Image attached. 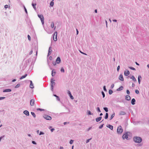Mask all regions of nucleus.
Here are the masks:
<instances>
[{"label": "nucleus", "instance_id": "nucleus-1", "mask_svg": "<svg viewBox=\"0 0 149 149\" xmlns=\"http://www.w3.org/2000/svg\"><path fill=\"white\" fill-rule=\"evenodd\" d=\"M133 140L135 143H140L142 141V139L141 137L136 136L133 137Z\"/></svg>", "mask_w": 149, "mask_h": 149}, {"label": "nucleus", "instance_id": "nucleus-2", "mask_svg": "<svg viewBox=\"0 0 149 149\" xmlns=\"http://www.w3.org/2000/svg\"><path fill=\"white\" fill-rule=\"evenodd\" d=\"M54 79L52 78L51 79V90L52 91H53L54 88V85L56 83L54 82Z\"/></svg>", "mask_w": 149, "mask_h": 149}, {"label": "nucleus", "instance_id": "nucleus-3", "mask_svg": "<svg viewBox=\"0 0 149 149\" xmlns=\"http://www.w3.org/2000/svg\"><path fill=\"white\" fill-rule=\"evenodd\" d=\"M117 132L118 134H121L123 132V129L121 126L118 127L117 128Z\"/></svg>", "mask_w": 149, "mask_h": 149}, {"label": "nucleus", "instance_id": "nucleus-4", "mask_svg": "<svg viewBox=\"0 0 149 149\" xmlns=\"http://www.w3.org/2000/svg\"><path fill=\"white\" fill-rule=\"evenodd\" d=\"M53 36V40L55 41H56L57 40V31H55L54 34L52 35Z\"/></svg>", "mask_w": 149, "mask_h": 149}, {"label": "nucleus", "instance_id": "nucleus-5", "mask_svg": "<svg viewBox=\"0 0 149 149\" xmlns=\"http://www.w3.org/2000/svg\"><path fill=\"white\" fill-rule=\"evenodd\" d=\"M34 49L36 52V56L37 55L38 53V46L37 44H34L32 48V49Z\"/></svg>", "mask_w": 149, "mask_h": 149}, {"label": "nucleus", "instance_id": "nucleus-6", "mask_svg": "<svg viewBox=\"0 0 149 149\" xmlns=\"http://www.w3.org/2000/svg\"><path fill=\"white\" fill-rule=\"evenodd\" d=\"M130 132H125V134H124L122 136V138L123 139H128V136H129L128 133H129Z\"/></svg>", "mask_w": 149, "mask_h": 149}, {"label": "nucleus", "instance_id": "nucleus-7", "mask_svg": "<svg viewBox=\"0 0 149 149\" xmlns=\"http://www.w3.org/2000/svg\"><path fill=\"white\" fill-rule=\"evenodd\" d=\"M43 117L47 120H51L52 118L50 116L46 114H44L43 116Z\"/></svg>", "mask_w": 149, "mask_h": 149}, {"label": "nucleus", "instance_id": "nucleus-8", "mask_svg": "<svg viewBox=\"0 0 149 149\" xmlns=\"http://www.w3.org/2000/svg\"><path fill=\"white\" fill-rule=\"evenodd\" d=\"M56 61L57 63H60L61 62V59L59 57H58L56 59Z\"/></svg>", "mask_w": 149, "mask_h": 149}, {"label": "nucleus", "instance_id": "nucleus-9", "mask_svg": "<svg viewBox=\"0 0 149 149\" xmlns=\"http://www.w3.org/2000/svg\"><path fill=\"white\" fill-rule=\"evenodd\" d=\"M130 72L128 70H126V71H125L124 74L125 76H127L130 74Z\"/></svg>", "mask_w": 149, "mask_h": 149}, {"label": "nucleus", "instance_id": "nucleus-10", "mask_svg": "<svg viewBox=\"0 0 149 149\" xmlns=\"http://www.w3.org/2000/svg\"><path fill=\"white\" fill-rule=\"evenodd\" d=\"M34 100L32 99L30 100V104L31 106H33L34 104Z\"/></svg>", "mask_w": 149, "mask_h": 149}, {"label": "nucleus", "instance_id": "nucleus-11", "mask_svg": "<svg viewBox=\"0 0 149 149\" xmlns=\"http://www.w3.org/2000/svg\"><path fill=\"white\" fill-rule=\"evenodd\" d=\"M31 59L30 58H29L26 61V67L28 65V64H29L30 62H31Z\"/></svg>", "mask_w": 149, "mask_h": 149}, {"label": "nucleus", "instance_id": "nucleus-12", "mask_svg": "<svg viewBox=\"0 0 149 149\" xmlns=\"http://www.w3.org/2000/svg\"><path fill=\"white\" fill-rule=\"evenodd\" d=\"M119 79L120 80L122 81H124V78L123 77V75L122 74H120L119 76Z\"/></svg>", "mask_w": 149, "mask_h": 149}, {"label": "nucleus", "instance_id": "nucleus-13", "mask_svg": "<svg viewBox=\"0 0 149 149\" xmlns=\"http://www.w3.org/2000/svg\"><path fill=\"white\" fill-rule=\"evenodd\" d=\"M142 79L141 77V75H139L138 77V81L139 84H140L141 82V80Z\"/></svg>", "mask_w": 149, "mask_h": 149}, {"label": "nucleus", "instance_id": "nucleus-14", "mask_svg": "<svg viewBox=\"0 0 149 149\" xmlns=\"http://www.w3.org/2000/svg\"><path fill=\"white\" fill-rule=\"evenodd\" d=\"M29 81L30 82V88H34V87L33 86V82L31 80H29Z\"/></svg>", "mask_w": 149, "mask_h": 149}, {"label": "nucleus", "instance_id": "nucleus-15", "mask_svg": "<svg viewBox=\"0 0 149 149\" xmlns=\"http://www.w3.org/2000/svg\"><path fill=\"white\" fill-rule=\"evenodd\" d=\"M102 118V117L101 116H100L99 117L96 118L95 119L96 122H99L101 120Z\"/></svg>", "mask_w": 149, "mask_h": 149}, {"label": "nucleus", "instance_id": "nucleus-16", "mask_svg": "<svg viewBox=\"0 0 149 149\" xmlns=\"http://www.w3.org/2000/svg\"><path fill=\"white\" fill-rule=\"evenodd\" d=\"M11 91V89H4L3 91V92H10Z\"/></svg>", "mask_w": 149, "mask_h": 149}, {"label": "nucleus", "instance_id": "nucleus-17", "mask_svg": "<svg viewBox=\"0 0 149 149\" xmlns=\"http://www.w3.org/2000/svg\"><path fill=\"white\" fill-rule=\"evenodd\" d=\"M27 116H29V112L26 110H25L23 112Z\"/></svg>", "mask_w": 149, "mask_h": 149}, {"label": "nucleus", "instance_id": "nucleus-18", "mask_svg": "<svg viewBox=\"0 0 149 149\" xmlns=\"http://www.w3.org/2000/svg\"><path fill=\"white\" fill-rule=\"evenodd\" d=\"M107 127L110 129L111 130H113V126L109 124L107 125Z\"/></svg>", "mask_w": 149, "mask_h": 149}, {"label": "nucleus", "instance_id": "nucleus-19", "mask_svg": "<svg viewBox=\"0 0 149 149\" xmlns=\"http://www.w3.org/2000/svg\"><path fill=\"white\" fill-rule=\"evenodd\" d=\"M51 27L52 28H54V30H55L56 28V26L54 27V23L53 22H52L51 24Z\"/></svg>", "mask_w": 149, "mask_h": 149}, {"label": "nucleus", "instance_id": "nucleus-20", "mask_svg": "<svg viewBox=\"0 0 149 149\" xmlns=\"http://www.w3.org/2000/svg\"><path fill=\"white\" fill-rule=\"evenodd\" d=\"M126 114V113L123 111H120L119 113V115H125Z\"/></svg>", "mask_w": 149, "mask_h": 149}, {"label": "nucleus", "instance_id": "nucleus-21", "mask_svg": "<svg viewBox=\"0 0 149 149\" xmlns=\"http://www.w3.org/2000/svg\"><path fill=\"white\" fill-rule=\"evenodd\" d=\"M125 99L127 101H129L131 99L130 97L128 95H127L125 96Z\"/></svg>", "mask_w": 149, "mask_h": 149}, {"label": "nucleus", "instance_id": "nucleus-22", "mask_svg": "<svg viewBox=\"0 0 149 149\" xmlns=\"http://www.w3.org/2000/svg\"><path fill=\"white\" fill-rule=\"evenodd\" d=\"M136 100L134 98H133L131 100V104L132 105H134L135 104V102Z\"/></svg>", "mask_w": 149, "mask_h": 149}, {"label": "nucleus", "instance_id": "nucleus-23", "mask_svg": "<svg viewBox=\"0 0 149 149\" xmlns=\"http://www.w3.org/2000/svg\"><path fill=\"white\" fill-rule=\"evenodd\" d=\"M38 15V17L41 20H42V19H44V17L42 15Z\"/></svg>", "mask_w": 149, "mask_h": 149}, {"label": "nucleus", "instance_id": "nucleus-24", "mask_svg": "<svg viewBox=\"0 0 149 149\" xmlns=\"http://www.w3.org/2000/svg\"><path fill=\"white\" fill-rule=\"evenodd\" d=\"M36 3H32V6L33 7V8L35 10H36Z\"/></svg>", "mask_w": 149, "mask_h": 149}, {"label": "nucleus", "instance_id": "nucleus-25", "mask_svg": "<svg viewBox=\"0 0 149 149\" xmlns=\"http://www.w3.org/2000/svg\"><path fill=\"white\" fill-rule=\"evenodd\" d=\"M123 89V86H121L118 88L117 89V91H120L122 90Z\"/></svg>", "mask_w": 149, "mask_h": 149}, {"label": "nucleus", "instance_id": "nucleus-26", "mask_svg": "<svg viewBox=\"0 0 149 149\" xmlns=\"http://www.w3.org/2000/svg\"><path fill=\"white\" fill-rule=\"evenodd\" d=\"M130 78L132 79L134 81H136V79L133 75L131 77H130Z\"/></svg>", "mask_w": 149, "mask_h": 149}, {"label": "nucleus", "instance_id": "nucleus-27", "mask_svg": "<svg viewBox=\"0 0 149 149\" xmlns=\"http://www.w3.org/2000/svg\"><path fill=\"white\" fill-rule=\"evenodd\" d=\"M27 74H24V75H23L22 77H21L19 79H22L23 78H25L27 76Z\"/></svg>", "mask_w": 149, "mask_h": 149}, {"label": "nucleus", "instance_id": "nucleus-28", "mask_svg": "<svg viewBox=\"0 0 149 149\" xmlns=\"http://www.w3.org/2000/svg\"><path fill=\"white\" fill-rule=\"evenodd\" d=\"M87 114L88 115H93V113H91V111L89 110H87Z\"/></svg>", "mask_w": 149, "mask_h": 149}, {"label": "nucleus", "instance_id": "nucleus-29", "mask_svg": "<svg viewBox=\"0 0 149 149\" xmlns=\"http://www.w3.org/2000/svg\"><path fill=\"white\" fill-rule=\"evenodd\" d=\"M115 115V113L114 112H113V114L111 115V116L110 117V120H111V119H113V118L114 117Z\"/></svg>", "mask_w": 149, "mask_h": 149}, {"label": "nucleus", "instance_id": "nucleus-30", "mask_svg": "<svg viewBox=\"0 0 149 149\" xmlns=\"http://www.w3.org/2000/svg\"><path fill=\"white\" fill-rule=\"evenodd\" d=\"M109 116L108 113H106L105 116L104 117V118L106 119H107L108 118Z\"/></svg>", "mask_w": 149, "mask_h": 149}, {"label": "nucleus", "instance_id": "nucleus-31", "mask_svg": "<svg viewBox=\"0 0 149 149\" xmlns=\"http://www.w3.org/2000/svg\"><path fill=\"white\" fill-rule=\"evenodd\" d=\"M104 110L106 112H107L108 111V108L106 107H104L103 108Z\"/></svg>", "mask_w": 149, "mask_h": 149}, {"label": "nucleus", "instance_id": "nucleus-32", "mask_svg": "<svg viewBox=\"0 0 149 149\" xmlns=\"http://www.w3.org/2000/svg\"><path fill=\"white\" fill-rule=\"evenodd\" d=\"M54 5V2H53V1H52L50 2V6L52 7H53Z\"/></svg>", "mask_w": 149, "mask_h": 149}, {"label": "nucleus", "instance_id": "nucleus-33", "mask_svg": "<svg viewBox=\"0 0 149 149\" xmlns=\"http://www.w3.org/2000/svg\"><path fill=\"white\" fill-rule=\"evenodd\" d=\"M31 114L34 118H35L36 117V114L34 112H31Z\"/></svg>", "mask_w": 149, "mask_h": 149}, {"label": "nucleus", "instance_id": "nucleus-34", "mask_svg": "<svg viewBox=\"0 0 149 149\" xmlns=\"http://www.w3.org/2000/svg\"><path fill=\"white\" fill-rule=\"evenodd\" d=\"M113 93V91L111 90L110 89L109 91V95Z\"/></svg>", "mask_w": 149, "mask_h": 149}, {"label": "nucleus", "instance_id": "nucleus-35", "mask_svg": "<svg viewBox=\"0 0 149 149\" xmlns=\"http://www.w3.org/2000/svg\"><path fill=\"white\" fill-rule=\"evenodd\" d=\"M60 71L64 73L65 72V70L62 67L61 68Z\"/></svg>", "mask_w": 149, "mask_h": 149}, {"label": "nucleus", "instance_id": "nucleus-36", "mask_svg": "<svg viewBox=\"0 0 149 149\" xmlns=\"http://www.w3.org/2000/svg\"><path fill=\"white\" fill-rule=\"evenodd\" d=\"M36 110L37 111H42L45 110V109H40V108H39L37 109Z\"/></svg>", "mask_w": 149, "mask_h": 149}, {"label": "nucleus", "instance_id": "nucleus-37", "mask_svg": "<svg viewBox=\"0 0 149 149\" xmlns=\"http://www.w3.org/2000/svg\"><path fill=\"white\" fill-rule=\"evenodd\" d=\"M54 71V69L53 70L52 72V75L53 77L54 76L55 74L54 73H53Z\"/></svg>", "mask_w": 149, "mask_h": 149}, {"label": "nucleus", "instance_id": "nucleus-38", "mask_svg": "<svg viewBox=\"0 0 149 149\" xmlns=\"http://www.w3.org/2000/svg\"><path fill=\"white\" fill-rule=\"evenodd\" d=\"M129 68L131 70H136V69L134 67H129Z\"/></svg>", "mask_w": 149, "mask_h": 149}, {"label": "nucleus", "instance_id": "nucleus-39", "mask_svg": "<svg viewBox=\"0 0 149 149\" xmlns=\"http://www.w3.org/2000/svg\"><path fill=\"white\" fill-rule=\"evenodd\" d=\"M101 93H102V95L103 97V98L105 96V93H104V92L103 91H102V92H101Z\"/></svg>", "mask_w": 149, "mask_h": 149}, {"label": "nucleus", "instance_id": "nucleus-40", "mask_svg": "<svg viewBox=\"0 0 149 149\" xmlns=\"http://www.w3.org/2000/svg\"><path fill=\"white\" fill-rule=\"evenodd\" d=\"M103 90H104V91L105 92H107V89L106 88V86H103Z\"/></svg>", "mask_w": 149, "mask_h": 149}, {"label": "nucleus", "instance_id": "nucleus-41", "mask_svg": "<svg viewBox=\"0 0 149 149\" xmlns=\"http://www.w3.org/2000/svg\"><path fill=\"white\" fill-rule=\"evenodd\" d=\"M24 10H25V13H26V14L27 15L28 14V12H27V10H26V7H25V6H24Z\"/></svg>", "mask_w": 149, "mask_h": 149}, {"label": "nucleus", "instance_id": "nucleus-42", "mask_svg": "<svg viewBox=\"0 0 149 149\" xmlns=\"http://www.w3.org/2000/svg\"><path fill=\"white\" fill-rule=\"evenodd\" d=\"M135 93L137 94H139V91L138 90H135Z\"/></svg>", "mask_w": 149, "mask_h": 149}, {"label": "nucleus", "instance_id": "nucleus-43", "mask_svg": "<svg viewBox=\"0 0 149 149\" xmlns=\"http://www.w3.org/2000/svg\"><path fill=\"white\" fill-rule=\"evenodd\" d=\"M20 86V84H17L15 87V88H19Z\"/></svg>", "mask_w": 149, "mask_h": 149}, {"label": "nucleus", "instance_id": "nucleus-44", "mask_svg": "<svg viewBox=\"0 0 149 149\" xmlns=\"http://www.w3.org/2000/svg\"><path fill=\"white\" fill-rule=\"evenodd\" d=\"M69 96L70 97V98L71 99H74V97L72 95V94H70V95H69Z\"/></svg>", "mask_w": 149, "mask_h": 149}, {"label": "nucleus", "instance_id": "nucleus-45", "mask_svg": "<svg viewBox=\"0 0 149 149\" xmlns=\"http://www.w3.org/2000/svg\"><path fill=\"white\" fill-rule=\"evenodd\" d=\"M97 110L98 112H101V111L100 109V108L99 107H97Z\"/></svg>", "mask_w": 149, "mask_h": 149}, {"label": "nucleus", "instance_id": "nucleus-46", "mask_svg": "<svg viewBox=\"0 0 149 149\" xmlns=\"http://www.w3.org/2000/svg\"><path fill=\"white\" fill-rule=\"evenodd\" d=\"M104 125V124H102L100 125L99 126V129H102L103 127V125Z\"/></svg>", "mask_w": 149, "mask_h": 149}, {"label": "nucleus", "instance_id": "nucleus-47", "mask_svg": "<svg viewBox=\"0 0 149 149\" xmlns=\"http://www.w3.org/2000/svg\"><path fill=\"white\" fill-rule=\"evenodd\" d=\"M52 63L53 64V65H54L55 66V65H56L57 63L56 61L55 62L53 61Z\"/></svg>", "mask_w": 149, "mask_h": 149}, {"label": "nucleus", "instance_id": "nucleus-48", "mask_svg": "<svg viewBox=\"0 0 149 149\" xmlns=\"http://www.w3.org/2000/svg\"><path fill=\"white\" fill-rule=\"evenodd\" d=\"M74 141L72 140H71L70 141L69 143L70 144H72L73 142Z\"/></svg>", "mask_w": 149, "mask_h": 149}, {"label": "nucleus", "instance_id": "nucleus-49", "mask_svg": "<svg viewBox=\"0 0 149 149\" xmlns=\"http://www.w3.org/2000/svg\"><path fill=\"white\" fill-rule=\"evenodd\" d=\"M126 93L128 95H129L130 93V91L129 90H127L126 91Z\"/></svg>", "mask_w": 149, "mask_h": 149}, {"label": "nucleus", "instance_id": "nucleus-50", "mask_svg": "<svg viewBox=\"0 0 149 149\" xmlns=\"http://www.w3.org/2000/svg\"><path fill=\"white\" fill-rule=\"evenodd\" d=\"M52 48V47H51L50 46L49 48L48 51H50L51 52H52V49H51Z\"/></svg>", "mask_w": 149, "mask_h": 149}, {"label": "nucleus", "instance_id": "nucleus-51", "mask_svg": "<svg viewBox=\"0 0 149 149\" xmlns=\"http://www.w3.org/2000/svg\"><path fill=\"white\" fill-rule=\"evenodd\" d=\"M67 93L69 95H70V94H71L70 91L69 90L68 91Z\"/></svg>", "mask_w": 149, "mask_h": 149}, {"label": "nucleus", "instance_id": "nucleus-52", "mask_svg": "<svg viewBox=\"0 0 149 149\" xmlns=\"http://www.w3.org/2000/svg\"><path fill=\"white\" fill-rule=\"evenodd\" d=\"M91 138L89 139H87L86 141V143H88L89 142L90 140H91Z\"/></svg>", "mask_w": 149, "mask_h": 149}, {"label": "nucleus", "instance_id": "nucleus-53", "mask_svg": "<svg viewBox=\"0 0 149 149\" xmlns=\"http://www.w3.org/2000/svg\"><path fill=\"white\" fill-rule=\"evenodd\" d=\"M32 143L33 144H35V145L37 144L36 143L35 141H32Z\"/></svg>", "mask_w": 149, "mask_h": 149}, {"label": "nucleus", "instance_id": "nucleus-54", "mask_svg": "<svg viewBox=\"0 0 149 149\" xmlns=\"http://www.w3.org/2000/svg\"><path fill=\"white\" fill-rule=\"evenodd\" d=\"M56 97L57 100H58V101H60V99L59 97L58 96H57Z\"/></svg>", "mask_w": 149, "mask_h": 149}, {"label": "nucleus", "instance_id": "nucleus-55", "mask_svg": "<svg viewBox=\"0 0 149 149\" xmlns=\"http://www.w3.org/2000/svg\"><path fill=\"white\" fill-rule=\"evenodd\" d=\"M51 53L52 52H51L50 51H48V53L47 56H49L51 54Z\"/></svg>", "mask_w": 149, "mask_h": 149}, {"label": "nucleus", "instance_id": "nucleus-56", "mask_svg": "<svg viewBox=\"0 0 149 149\" xmlns=\"http://www.w3.org/2000/svg\"><path fill=\"white\" fill-rule=\"evenodd\" d=\"M44 134V133L43 132L40 131L39 134V135H43Z\"/></svg>", "mask_w": 149, "mask_h": 149}, {"label": "nucleus", "instance_id": "nucleus-57", "mask_svg": "<svg viewBox=\"0 0 149 149\" xmlns=\"http://www.w3.org/2000/svg\"><path fill=\"white\" fill-rule=\"evenodd\" d=\"M120 66L119 65L118 67H117V71L118 72L119 70H120Z\"/></svg>", "mask_w": 149, "mask_h": 149}, {"label": "nucleus", "instance_id": "nucleus-58", "mask_svg": "<svg viewBox=\"0 0 149 149\" xmlns=\"http://www.w3.org/2000/svg\"><path fill=\"white\" fill-rule=\"evenodd\" d=\"M27 37H28V40L29 41H30L31 40V37H30V36L28 35Z\"/></svg>", "mask_w": 149, "mask_h": 149}, {"label": "nucleus", "instance_id": "nucleus-59", "mask_svg": "<svg viewBox=\"0 0 149 149\" xmlns=\"http://www.w3.org/2000/svg\"><path fill=\"white\" fill-rule=\"evenodd\" d=\"M41 21L42 22V24L43 25L44 24V19H42V20Z\"/></svg>", "mask_w": 149, "mask_h": 149}, {"label": "nucleus", "instance_id": "nucleus-60", "mask_svg": "<svg viewBox=\"0 0 149 149\" xmlns=\"http://www.w3.org/2000/svg\"><path fill=\"white\" fill-rule=\"evenodd\" d=\"M6 98L5 97H0V100H1L4 99Z\"/></svg>", "mask_w": 149, "mask_h": 149}, {"label": "nucleus", "instance_id": "nucleus-61", "mask_svg": "<svg viewBox=\"0 0 149 149\" xmlns=\"http://www.w3.org/2000/svg\"><path fill=\"white\" fill-rule=\"evenodd\" d=\"M114 85L113 84H112L111 86V88H113L114 87Z\"/></svg>", "mask_w": 149, "mask_h": 149}, {"label": "nucleus", "instance_id": "nucleus-62", "mask_svg": "<svg viewBox=\"0 0 149 149\" xmlns=\"http://www.w3.org/2000/svg\"><path fill=\"white\" fill-rule=\"evenodd\" d=\"M69 123V122H65L63 123V124L64 125H65L67 124H68Z\"/></svg>", "mask_w": 149, "mask_h": 149}, {"label": "nucleus", "instance_id": "nucleus-63", "mask_svg": "<svg viewBox=\"0 0 149 149\" xmlns=\"http://www.w3.org/2000/svg\"><path fill=\"white\" fill-rule=\"evenodd\" d=\"M8 5H5L4 6V8H8Z\"/></svg>", "mask_w": 149, "mask_h": 149}, {"label": "nucleus", "instance_id": "nucleus-64", "mask_svg": "<svg viewBox=\"0 0 149 149\" xmlns=\"http://www.w3.org/2000/svg\"><path fill=\"white\" fill-rule=\"evenodd\" d=\"M32 53H33V50H32H32L29 53V54L30 55H31Z\"/></svg>", "mask_w": 149, "mask_h": 149}]
</instances>
